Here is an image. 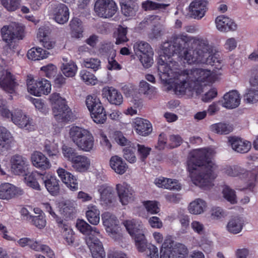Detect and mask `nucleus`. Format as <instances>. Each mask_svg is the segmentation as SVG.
Masks as SVG:
<instances>
[{"label": "nucleus", "instance_id": "12", "mask_svg": "<svg viewBox=\"0 0 258 258\" xmlns=\"http://www.w3.org/2000/svg\"><path fill=\"white\" fill-rule=\"evenodd\" d=\"M23 28L16 24L4 26L1 30V33L2 39L8 45H11L16 39H22Z\"/></svg>", "mask_w": 258, "mask_h": 258}, {"label": "nucleus", "instance_id": "50", "mask_svg": "<svg viewBox=\"0 0 258 258\" xmlns=\"http://www.w3.org/2000/svg\"><path fill=\"white\" fill-rule=\"evenodd\" d=\"M25 175V182L28 186L38 190L41 189L40 185L36 180V177L39 175L37 172H33L28 174L26 173Z\"/></svg>", "mask_w": 258, "mask_h": 258}, {"label": "nucleus", "instance_id": "48", "mask_svg": "<svg viewBox=\"0 0 258 258\" xmlns=\"http://www.w3.org/2000/svg\"><path fill=\"white\" fill-rule=\"evenodd\" d=\"M72 36L79 38L82 37L83 27L81 21L78 18L73 19L70 22Z\"/></svg>", "mask_w": 258, "mask_h": 258}, {"label": "nucleus", "instance_id": "23", "mask_svg": "<svg viewBox=\"0 0 258 258\" xmlns=\"http://www.w3.org/2000/svg\"><path fill=\"white\" fill-rule=\"evenodd\" d=\"M228 144L234 151L240 153L248 152L251 147L250 142L236 137H229Z\"/></svg>", "mask_w": 258, "mask_h": 258}, {"label": "nucleus", "instance_id": "16", "mask_svg": "<svg viewBox=\"0 0 258 258\" xmlns=\"http://www.w3.org/2000/svg\"><path fill=\"white\" fill-rule=\"evenodd\" d=\"M97 191L100 195V203L105 207L113 205L115 197L113 189L107 184H101L97 187Z\"/></svg>", "mask_w": 258, "mask_h": 258}, {"label": "nucleus", "instance_id": "24", "mask_svg": "<svg viewBox=\"0 0 258 258\" xmlns=\"http://www.w3.org/2000/svg\"><path fill=\"white\" fill-rule=\"evenodd\" d=\"M101 92L102 97L106 98L111 104L119 105L123 101L121 94L113 87L105 86L103 88Z\"/></svg>", "mask_w": 258, "mask_h": 258}, {"label": "nucleus", "instance_id": "2", "mask_svg": "<svg viewBox=\"0 0 258 258\" xmlns=\"http://www.w3.org/2000/svg\"><path fill=\"white\" fill-rule=\"evenodd\" d=\"M215 154L211 148L194 150L189 155L187 170L192 182L203 188H209L217 176V165L213 159Z\"/></svg>", "mask_w": 258, "mask_h": 258}, {"label": "nucleus", "instance_id": "39", "mask_svg": "<svg viewBox=\"0 0 258 258\" xmlns=\"http://www.w3.org/2000/svg\"><path fill=\"white\" fill-rule=\"evenodd\" d=\"M44 183L47 191L52 195L55 196L59 191V180L54 175H47Z\"/></svg>", "mask_w": 258, "mask_h": 258}, {"label": "nucleus", "instance_id": "31", "mask_svg": "<svg viewBox=\"0 0 258 258\" xmlns=\"http://www.w3.org/2000/svg\"><path fill=\"white\" fill-rule=\"evenodd\" d=\"M109 166L116 174L122 175L128 169V166L123 159L117 156L114 155L109 159Z\"/></svg>", "mask_w": 258, "mask_h": 258}, {"label": "nucleus", "instance_id": "42", "mask_svg": "<svg viewBox=\"0 0 258 258\" xmlns=\"http://www.w3.org/2000/svg\"><path fill=\"white\" fill-rule=\"evenodd\" d=\"M146 232H142L132 237L135 243V246L138 251L140 252H145L150 244H148V241L145 233Z\"/></svg>", "mask_w": 258, "mask_h": 258}, {"label": "nucleus", "instance_id": "19", "mask_svg": "<svg viewBox=\"0 0 258 258\" xmlns=\"http://www.w3.org/2000/svg\"><path fill=\"white\" fill-rule=\"evenodd\" d=\"M56 173L62 182L70 190L75 191L78 189V180L71 173L61 167L57 169Z\"/></svg>", "mask_w": 258, "mask_h": 258}, {"label": "nucleus", "instance_id": "7", "mask_svg": "<svg viewBox=\"0 0 258 258\" xmlns=\"http://www.w3.org/2000/svg\"><path fill=\"white\" fill-rule=\"evenodd\" d=\"M133 49L144 68L152 66L154 62V52L149 44L144 41H138L134 44Z\"/></svg>", "mask_w": 258, "mask_h": 258}, {"label": "nucleus", "instance_id": "32", "mask_svg": "<svg viewBox=\"0 0 258 258\" xmlns=\"http://www.w3.org/2000/svg\"><path fill=\"white\" fill-rule=\"evenodd\" d=\"M244 225L243 218L240 216H237L229 219L226 224V229L229 233L237 234L242 231Z\"/></svg>", "mask_w": 258, "mask_h": 258}, {"label": "nucleus", "instance_id": "37", "mask_svg": "<svg viewBox=\"0 0 258 258\" xmlns=\"http://www.w3.org/2000/svg\"><path fill=\"white\" fill-rule=\"evenodd\" d=\"M77 204L75 202L67 201L59 203L60 214L66 218H71L77 212Z\"/></svg>", "mask_w": 258, "mask_h": 258}, {"label": "nucleus", "instance_id": "3", "mask_svg": "<svg viewBox=\"0 0 258 258\" xmlns=\"http://www.w3.org/2000/svg\"><path fill=\"white\" fill-rule=\"evenodd\" d=\"M69 136L80 150L88 152L93 150L94 138L89 130L78 126H73L70 130Z\"/></svg>", "mask_w": 258, "mask_h": 258}, {"label": "nucleus", "instance_id": "15", "mask_svg": "<svg viewBox=\"0 0 258 258\" xmlns=\"http://www.w3.org/2000/svg\"><path fill=\"white\" fill-rule=\"evenodd\" d=\"M10 163L11 171L15 175L25 174L29 167L27 159L19 155L12 156L10 160Z\"/></svg>", "mask_w": 258, "mask_h": 258}, {"label": "nucleus", "instance_id": "47", "mask_svg": "<svg viewBox=\"0 0 258 258\" xmlns=\"http://www.w3.org/2000/svg\"><path fill=\"white\" fill-rule=\"evenodd\" d=\"M210 129L215 133L228 134L232 131L233 127L229 123L219 122L211 125Z\"/></svg>", "mask_w": 258, "mask_h": 258}, {"label": "nucleus", "instance_id": "18", "mask_svg": "<svg viewBox=\"0 0 258 258\" xmlns=\"http://www.w3.org/2000/svg\"><path fill=\"white\" fill-rule=\"evenodd\" d=\"M207 2L204 0H194L188 6V14L192 18L200 20L207 11Z\"/></svg>", "mask_w": 258, "mask_h": 258}, {"label": "nucleus", "instance_id": "14", "mask_svg": "<svg viewBox=\"0 0 258 258\" xmlns=\"http://www.w3.org/2000/svg\"><path fill=\"white\" fill-rule=\"evenodd\" d=\"M5 62L0 58V87L5 91L13 93L17 85L11 73L3 69Z\"/></svg>", "mask_w": 258, "mask_h": 258}, {"label": "nucleus", "instance_id": "53", "mask_svg": "<svg viewBox=\"0 0 258 258\" xmlns=\"http://www.w3.org/2000/svg\"><path fill=\"white\" fill-rule=\"evenodd\" d=\"M223 196L225 199L232 204L237 203V196L234 190L227 185H224L222 189Z\"/></svg>", "mask_w": 258, "mask_h": 258}, {"label": "nucleus", "instance_id": "28", "mask_svg": "<svg viewBox=\"0 0 258 258\" xmlns=\"http://www.w3.org/2000/svg\"><path fill=\"white\" fill-rule=\"evenodd\" d=\"M31 159L33 165L36 168L47 170L51 166L48 159L40 152H34L31 155Z\"/></svg>", "mask_w": 258, "mask_h": 258}, {"label": "nucleus", "instance_id": "40", "mask_svg": "<svg viewBox=\"0 0 258 258\" xmlns=\"http://www.w3.org/2000/svg\"><path fill=\"white\" fill-rule=\"evenodd\" d=\"M49 53L40 47H33L27 52V57L29 59L38 60L47 58Z\"/></svg>", "mask_w": 258, "mask_h": 258}, {"label": "nucleus", "instance_id": "29", "mask_svg": "<svg viewBox=\"0 0 258 258\" xmlns=\"http://www.w3.org/2000/svg\"><path fill=\"white\" fill-rule=\"evenodd\" d=\"M0 231L3 238L8 241H15L18 246L21 247H24L26 246L29 247L31 242H32V239L28 237H22L17 240L12 234L10 233L7 227L1 223H0Z\"/></svg>", "mask_w": 258, "mask_h": 258}, {"label": "nucleus", "instance_id": "6", "mask_svg": "<svg viewBox=\"0 0 258 258\" xmlns=\"http://www.w3.org/2000/svg\"><path fill=\"white\" fill-rule=\"evenodd\" d=\"M187 251L184 245L166 239L161 246L160 258H186Z\"/></svg>", "mask_w": 258, "mask_h": 258}, {"label": "nucleus", "instance_id": "21", "mask_svg": "<svg viewBox=\"0 0 258 258\" xmlns=\"http://www.w3.org/2000/svg\"><path fill=\"white\" fill-rule=\"evenodd\" d=\"M76 226L78 230L86 235L85 241L86 243L87 239L89 237L92 239L102 237L99 230L96 227L91 226L84 220H77Z\"/></svg>", "mask_w": 258, "mask_h": 258}, {"label": "nucleus", "instance_id": "45", "mask_svg": "<svg viewBox=\"0 0 258 258\" xmlns=\"http://www.w3.org/2000/svg\"><path fill=\"white\" fill-rule=\"evenodd\" d=\"M156 88L144 80L140 82L139 85V93L143 94L149 98H152L156 93Z\"/></svg>", "mask_w": 258, "mask_h": 258}, {"label": "nucleus", "instance_id": "1", "mask_svg": "<svg viewBox=\"0 0 258 258\" xmlns=\"http://www.w3.org/2000/svg\"><path fill=\"white\" fill-rule=\"evenodd\" d=\"M162 82L173 88L176 94L191 97L200 94L203 87L219 81L222 75V60L207 38L173 36L164 42L157 61Z\"/></svg>", "mask_w": 258, "mask_h": 258}, {"label": "nucleus", "instance_id": "20", "mask_svg": "<svg viewBox=\"0 0 258 258\" xmlns=\"http://www.w3.org/2000/svg\"><path fill=\"white\" fill-rule=\"evenodd\" d=\"M112 46V45L111 44H106L102 45L99 50L100 53L102 55L107 54L109 55L107 65L108 70L110 71L120 70L121 69V66L114 59L116 56V51Z\"/></svg>", "mask_w": 258, "mask_h": 258}, {"label": "nucleus", "instance_id": "62", "mask_svg": "<svg viewBox=\"0 0 258 258\" xmlns=\"http://www.w3.org/2000/svg\"><path fill=\"white\" fill-rule=\"evenodd\" d=\"M12 114L8 108L7 101L0 97V115L3 117L12 119Z\"/></svg>", "mask_w": 258, "mask_h": 258}, {"label": "nucleus", "instance_id": "52", "mask_svg": "<svg viewBox=\"0 0 258 258\" xmlns=\"http://www.w3.org/2000/svg\"><path fill=\"white\" fill-rule=\"evenodd\" d=\"M86 104L90 112L102 107L98 97L95 95H88L86 99Z\"/></svg>", "mask_w": 258, "mask_h": 258}, {"label": "nucleus", "instance_id": "9", "mask_svg": "<svg viewBox=\"0 0 258 258\" xmlns=\"http://www.w3.org/2000/svg\"><path fill=\"white\" fill-rule=\"evenodd\" d=\"M28 92L36 96L47 95L51 90L50 82L45 79L35 80L31 76H28L27 80Z\"/></svg>", "mask_w": 258, "mask_h": 258}, {"label": "nucleus", "instance_id": "35", "mask_svg": "<svg viewBox=\"0 0 258 258\" xmlns=\"http://www.w3.org/2000/svg\"><path fill=\"white\" fill-rule=\"evenodd\" d=\"M207 204L202 199H196L191 202L188 207V212L192 215H198L203 214L207 209Z\"/></svg>", "mask_w": 258, "mask_h": 258}, {"label": "nucleus", "instance_id": "54", "mask_svg": "<svg viewBox=\"0 0 258 258\" xmlns=\"http://www.w3.org/2000/svg\"><path fill=\"white\" fill-rule=\"evenodd\" d=\"M136 149L135 144H132V145H130V146H127L123 149V157L126 160L131 163H134L137 160L135 155Z\"/></svg>", "mask_w": 258, "mask_h": 258}, {"label": "nucleus", "instance_id": "26", "mask_svg": "<svg viewBox=\"0 0 258 258\" xmlns=\"http://www.w3.org/2000/svg\"><path fill=\"white\" fill-rule=\"evenodd\" d=\"M132 125L136 133L142 136H147L152 131L151 123L143 118H135L133 120Z\"/></svg>", "mask_w": 258, "mask_h": 258}, {"label": "nucleus", "instance_id": "27", "mask_svg": "<svg viewBox=\"0 0 258 258\" xmlns=\"http://www.w3.org/2000/svg\"><path fill=\"white\" fill-rule=\"evenodd\" d=\"M100 237L92 239L91 237L87 239V244L88 246L93 258H104L105 252L102 243L99 240Z\"/></svg>", "mask_w": 258, "mask_h": 258}, {"label": "nucleus", "instance_id": "22", "mask_svg": "<svg viewBox=\"0 0 258 258\" xmlns=\"http://www.w3.org/2000/svg\"><path fill=\"white\" fill-rule=\"evenodd\" d=\"M23 193V190L9 183L0 184V199L9 200Z\"/></svg>", "mask_w": 258, "mask_h": 258}, {"label": "nucleus", "instance_id": "44", "mask_svg": "<svg viewBox=\"0 0 258 258\" xmlns=\"http://www.w3.org/2000/svg\"><path fill=\"white\" fill-rule=\"evenodd\" d=\"M60 224L62 225L61 234L66 242L69 245L73 244L75 241V236L71 226L63 223V221Z\"/></svg>", "mask_w": 258, "mask_h": 258}, {"label": "nucleus", "instance_id": "64", "mask_svg": "<svg viewBox=\"0 0 258 258\" xmlns=\"http://www.w3.org/2000/svg\"><path fill=\"white\" fill-rule=\"evenodd\" d=\"M50 31V28L48 26H43L39 28L37 36L40 42L49 37Z\"/></svg>", "mask_w": 258, "mask_h": 258}, {"label": "nucleus", "instance_id": "61", "mask_svg": "<svg viewBox=\"0 0 258 258\" xmlns=\"http://www.w3.org/2000/svg\"><path fill=\"white\" fill-rule=\"evenodd\" d=\"M135 145L136 148H137L138 153L140 157V159L142 161H144L145 160L149 155L151 151V148L145 146L144 145H140L139 144H137Z\"/></svg>", "mask_w": 258, "mask_h": 258}, {"label": "nucleus", "instance_id": "41", "mask_svg": "<svg viewBox=\"0 0 258 258\" xmlns=\"http://www.w3.org/2000/svg\"><path fill=\"white\" fill-rule=\"evenodd\" d=\"M13 141L10 132L6 127L0 126V148L8 149Z\"/></svg>", "mask_w": 258, "mask_h": 258}, {"label": "nucleus", "instance_id": "25", "mask_svg": "<svg viewBox=\"0 0 258 258\" xmlns=\"http://www.w3.org/2000/svg\"><path fill=\"white\" fill-rule=\"evenodd\" d=\"M216 28L221 32H227L236 30L237 26L235 22L230 18L221 15L215 19Z\"/></svg>", "mask_w": 258, "mask_h": 258}, {"label": "nucleus", "instance_id": "60", "mask_svg": "<svg viewBox=\"0 0 258 258\" xmlns=\"http://www.w3.org/2000/svg\"><path fill=\"white\" fill-rule=\"evenodd\" d=\"M4 7L8 11L13 12L17 10L21 4L20 0H1Z\"/></svg>", "mask_w": 258, "mask_h": 258}, {"label": "nucleus", "instance_id": "10", "mask_svg": "<svg viewBox=\"0 0 258 258\" xmlns=\"http://www.w3.org/2000/svg\"><path fill=\"white\" fill-rule=\"evenodd\" d=\"M117 10V6L113 0H97L95 4V12L101 18H111Z\"/></svg>", "mask_w": 258, "mask_h": 258}, {"label": "nucleus", "instance_id": "59", "mask_svg": "<svg viewBox=\"0 0 258 258\" xmlns=\"http://www.w3.org/2000/svg\"><path fill=\"white\" fill-rule=\"evenodd\" d=\"M244 97L249 103L256 102L258 101V89L249 87L247 90Z\"/></svg>", "mask_w": 258, "mask_h": 258}, {"label": "nucleus", "instance_id": "46", "mask_svg": "<svg viewBox=\"0 0 258 258\" xmlns=\"http://www.w3.org/2000/svg\"><path fill=\"white\" fill-rule=\"evenodd\" d=\"M81 80L86 85L94 86L98 83V79L92 73L86 70H82L79 73Z\"/></svg>", "mask_w": 258, "mask_h": 258}, {"label": "nucleus", "instance_id": "4", "mask_svg": "<svg viewBox=\"0 0 258 258\" xmlns=\"http://www.w3.org/2000/svg\"><path fill=\"white\" fill-rule=\"evenodd\" d=\"M52 112L55 119L59 122L70 121L73 119L72 112L66 103L65 99L59 94L53 93L50 96Z\"/></svg>", "mask_w": 258, "mask_h": 258}, {"label": "nucleus", "instance_id": "57", "mask_svg": "<svg viewBox=\"0 0 258 258\" xmlns=\"http://www.w3.org/2000/svg\"><path fill=\"white\" fill-rule=\"evenodd\" d=\"M143 205L147 212L151 214H156L160 212L159 203L155 201H145L143 202Z\"/></svg>", "mask_w": 258, "mask_h": 258}, {"label": "nucleus", "instance_id": "49", "mask_svg": "<svg viewBox=\"0 0 258 258\" xmlns=\"http://www.w3.org/2000/svg\"><path fill=\"white\" fill-rule=\"evenodd\" d=\"M61 153L63 158L71 163L79 154L76 149L66 145L62 146Z\"/></svg>", "mask_w": 258, "mask_h": 258}, {"label": "nucleus", "instance_id": "38", "mask_svg": "<svg viewBox=\"0 0 258 258\" xmlns=\"http://www.w3.org/2000/svg\"><path fill=\"white\" fill-rule=\"evenodd\" d=\"M100 215V210L96 206L90 204L87 206L86 217L91 224L97 225L99 223Z\"/></svg>", "mask_w": 258, "mask_h": 258}, {"label": "nucleus", "instance_id": "58", "mask_svg": "<svg viewBox=\"0 0 258 258\" xmlns=\"http://www.w3.org/2000/svg\"><path fill=\"white\" fill-rule=\"evenodd\" d=\"M169 4H159L151 1L147 0L142 3V6L145 11L165 9Z\"/></svg>", "mask_w": 258, "mask_h": 258}, {"label": "nucleus", "instance_id": "55", "mask_svg": "<svg viewBox=\"0 0 258 258\" xmlns=\"http://www.w3.org/2000/svg\"><path fill=\"white\" fill-rule=\"evenodd\" d=\"M58 145L54 142L46 140L44 143V151L49 157L55 156L58 155Z\"/></svg>", "mask_w": 258, "mask_h": 258}, {"label": "nucleus", "instance_id": "51", "mask_svg": "<svg viewBox=\"0 0 258 258\" xmlns=\"http://www.w3.org/2000/svg\"><path fill=\"white\" fill-rule=\"evenodd\" d=\"M90 112L91 118L96 123H103L106 120V114L103 106Z\"/></svg>", "mask_w": 258, "mask_h": 258}, {"label": "nucleus", "instance_id": "43", "mask_svg": "<svg viewBox=\"0 0 258 258\" xmlns=\"http://www.w3.org/2000/svg\"><path fill=\"white\" fill-rule=\"evenodd\" d=\"M121 9L123 15L128 17H132L136 15L139 6L136 3H126L123 1L120 3Z\"/></svg>", "mask_w": 258, "mask_h": 258}, {"label": "nucleus", "instance_id": "34", "mask_svg": "<svg viewBox=\"0 0 258 258\" xmlns=\"http://www.w3.org/2000/svg\"><path fill=\"white\" fill-rule=\"evenodd\" d=\"M71 163L73 168L76 171L84 172L89 169L91 162L87 156L78 154Z\"/></svg>", "mask_w": 258, "mask_h": 258}, {"label": "nucleus", "instance_id": "56", "mask_svg": "<svg viewBox=\"0 0 258 258\" xmlns=\"http://www.w3.org/2000/svg\"><path fill=\"white\" fill-rule=\"evenodd\" d=\"M82 65L88 69L96 71L101 68V61L97 58H86L83 60Z\"/></svg>", "mask_w": 258, "mask_h": 258}, {"label": "nucleus", "instance_id": "17", "mask_svg": "<svg viewBox=\"0 0 258 258\" xmlns=\"http://www.w3.org/2000/svg\"><path fill=\"white\" fill-rule=\"evenodd\" d=\"M219 102L223 107L227 109L236 108L240 104V95L237 91H230L226 93Z\"/></svg>", "mask_w": 258, "mask_h": 258}, {"label": "nucleus", "instance_id": "36", "mask_svg": "<svg viewBox=\"0 0 258 258\" xmlns=\"http://www.w3.org/2000/svg\"><path fill=\"white\" fill-rule=\"evenodd\" d=\"M61 70L62 74L67 77H74L78 71L77 64L68 57L62 58Z\"/></svg>", "mask_w": 258, "mask_h": 258}, {"label": "nucleus", "instance_id": "8", "mask_svg": "<svg viewBox=\"0 0 258 258\" xmlns=\"http://www.w3.org/2000/svg\"><path fill=\"white\" fill-rule=\"evenodd\" d=\"M102 220L109 236L114 240L120 241L123 236L120 232L119 221L117 218L112 214L106 212L102 214Z\"/></svg>", "mask_w": 258, "mask_h": 258}, {"label": "nucleus", "instance_id": "5", "mask_svg": "<svg viewBox=\"0 0 258 258\" xmlns=\"http://www.w3.org/2000/svg\"><path fill=\"white\" fill-rule=\"evenodd\" d=\"M223 171L224 173L229 176L248 178L249 179L247 185L244 187L237 188V189L240 191L247 189L251 192H254L255 186V181L257 177V174L255 172L248 171L238 165L226 166L223 168Z\"/></svg>", "mask_w": 258, "mask_h": 258}, {"label": "nucleus", "instance_id": "33", "mask_svg": "<svg viewBox=\"0 0 258 258\" xmlns=\"http://www.w3.org/2000/svg\"><path fill=\"white\" fill-rule=\"evenodd\" d=\"M123 224L131 237L139 233L146 231V229L139 220L136 219L126 220L123 222Z\"/></svg>", "mask_w": 258, "mask_h": 258}, {"label": "nucleus", "instance_id": "30", "mask_svg": "<svg viewBox=\"0 0 258 258\" xmlns=\"http://www.w3.org/2000/svg\"><path fill=\"white\" fill-rule=\"evenodd\" d=\"M52 14L55 21L58 24L66 23L69 18L68 8L62 4H58L53 10Z\"/></svg>", "mask_w": 258, "mask_h": 258}, {"label": "nucleus", "instance_id": "13", "mask_svg": "<svg viewBox=\"0 0 258 258\" xmlns=\"http://www.w3.org/2000/svg\"><path fill=\"white\" fill-rule=\"evenodd\" d=\"M11 121L19 128L29 132L34 130L35 128L32 119L20 110H16L13 112Z\"/></svg>", "mask_w": 258, "mask_h": 258}, {"label": "nucleus", "instance_id": "63", "mask_svg": "<svg viewBox=\"0 0 258 258\" xmlns=\"http://www.w3.org/2000/svg\"><path fill=\"white\" fill-rule=\"evenodd\" d=\"M127 34V27H124L121 26H119L117 30V35L116 37V44H120L123 42L128 41L126 37Z\"/></svg>", "mask_w": 258, "mask_h": 258}, {"label": "nucleus", "instance_id": "11", "mask_svg": "<svg viewBox=\"0 0 258 258\" xmlns=\"http://www.w3.org/2000/svg\"><path fill=\"white\" fill-rule=\"evenodd\" d=\"M115 190L119 201L122 206H126L133 202L135 198V194L133 187L126 182L118 183L115 186Z\"/></svg>", "mask_w": 258, "mask_h": 258}]
</instances>
